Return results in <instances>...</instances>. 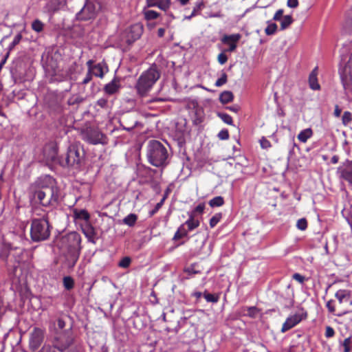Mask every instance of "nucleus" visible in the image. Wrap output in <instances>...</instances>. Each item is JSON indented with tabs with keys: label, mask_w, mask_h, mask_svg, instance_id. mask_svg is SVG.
<instances>
[{
	"label": "nucleus",
	"mask_w": 352,
	"mask_h": 352,
	"mask_svg": "<svg viewBox=\"0 0 352 352\" xmlns=\"http://www.w3.org/2000/svg\"><path fill=\"white\" fill-rule=\"evenodd\" d=\"M160 77V72L156 65H152L142 73L135 85L138 95L141 97L147 96Z\"/></svg>",
	"instance_id": "nucleus-4"
},
{
	"label": "nucleus",
	"mask_w": 352,
	"mask_h": 352,
	"mask_svg": "<svg viewBox=\"0 0 352 352\" xmlns=\"http://www.w3.org/2000/svg\"><path fill=\"white\" fill-rule=\"evenodd\" d=\"M222 215L221 213L215 214L210 219V226L211 228H214L221 220Z\"/></svg>",
	"instance_id": "nucleus-39"
},
{
	"label": "nucleus",
	"mask_w": 352,
	"mask_h": 352,
	"mask_svg": "<svg viewBox=\"0 0 352 352\" xmlns=\"http://www.w3.org/2000/svg\"><path fill=\"white\" fill-rule=\"evenodd\" d=\"M205 209V205L204 204H199L198 206H197L195 209L193 210L191 214H193V217L195 214H202L204 210Z\"/></svg>",
	"instance_id": "nucleus-47"
},
{
	"label": "nucleus",
	"mask_w": 352,
	"mask_h": 352,
	"mask_svg": "<svg viewBox=\"0 0 352 352\" xmlns=\"http://www.w3.org/2000/svg\"><path fill=\"white\" fill-rule=\"evenodd\" d=\"M228 109L231 111H233V112H235V113H237L240 108L238 105H233V106H231V107H228Z\"/></svg>",
	"instance_id": "nucleus-62"
},
{
	"label": "nucleus",
	"mask_w": 352,
	"mask_h": 352,
	"mask_svg": "<svg viewBox=\"0 0 352 352\" xmlns=\"http://www.w3.org/2000/svg\"><path fill=\"white\" fill-rule=\"evenodd\" d=\"M341 112H342L341 109L338 107V105H336L335 109H334V116L336 117H340Z\"/></svg>",
	"instance_id": "nucleus-61"
},
{
	"label": "nucleus",
	"mask_w": 352,
	"mask_h": 352,
	"mask_svg": "<svg viewBox=\"0 0 352 352\" xmlns=\"http://www.w3.org/2000/svg\"><path fill=\"white\" fill-rule=\"evenodd\" d=\"M51 232V226L46 217L34 218L31 221L30 237L34 242L47 240Z\"/></svg>",
	"instance_id": "nucleus-7"
},
{
	"label": "nucleus",
	"mask_w": 352,
	"mask_h": 352,
	"mask_svg": "<svg viewBox=\"0 0 352 352\" xmlns=\"http://www.w3.org/2000/svg\"><path fill=\"white\" fill-rule=\"evenodd\" d=\"M204 297L206 300L207 302L216 303L219 301V297L218 295H214L212 294H209L207 292H204Z\"/></svg>",
	"instance_id": "nucleus-34"
},
{
	"label": "nucleus",
	"mask_w": 352,
	"mask_h": 352,
	"mask_svg": "<svg viewBox=\"0 0 352 352\" xmlns=\"http://www.w3.org/2000/svg\"><path fill=\"white\" fill-rule=\"evenodd\" d=\"M21 39H22V35L20 33L17 34L14 36L12 42L10 44L9 50H12L16 45H18L20 43Z\"/></svg>",
	"instance_id": "nucleus-44"
},
{
	"label": "nucleus",
	"mask_w": 352,
	"mask_h": 352,
	"mask_svg": "<svg viewBox=\"0 0 352 352\" xmlns=\"http://www.w3.org/2000/svg\"><path fill=\"white\" fill-rule=\"evenodd\" d=\"M170 6V0H162L158 2L157 6L160 9L162 10H167Z\"/></svg>",
	"instance_id": "nucleus-42"
},
{
	"label": "nucleus",
	"mask_w": 352,
	"mask_h": 352,
	"mask_svg": "<svg viewBox=\"0 0 352 352\" xmlns=\"http://www.w3.org/2000/svg\"><path fill=\"white\" fill-rule=\"evenodd\" d=\"M336 298L338 299L340 304L344 302H349L351 303L350 299V292L346 289H339L335 294Z\"/></svg>",
	"instance_id": "nucleus-19"
},
{
	"label": "nucleus",
	"mask_w": 352,
	"mask_h": 352,
	"mask_svg": "<svg viewBox=\"0 0 352 352\" xmlns=\"http://www.w3.org/2000/svg\"><path fill=\"white\" fill-rule=\"evenodd\" d=\"M340 74L342 81H344V78H346L348 74L352 76V54L344 67L343 72H340Z\"/></svg>",
	"instance_id": "nucleus-22"
},
{
	"label": "nucleus",
	"mask_w": 352,
	"mask_h": 352,
	"mask_svg": "<svg viewBox=\"0 0 352 352\" xmlns=\"http://www.w3.org/2000/svg\"><path fill=\"white\" fill-rule=\"evenodd\" d=\"M96 104L101 108H106L107 106V100L104 98H100L97 100Z\"/></svg>",
	"instance_id": "nucleus-54"
},
{
	"label": "nucleus",
	"mask_w": 352,
	"mask_h": 352,
	"mask_svg": "<svg viewBox=\"0 0 352 352\" xmlns=\"http://www.w3.org/2000/svg\"><path fill=\"white\" fill-rule=\"evenodd\" d=\"M102 138V133L98 131H90L87 133V140L92 144L103 143Z\"/></svg>",
	"instance_id": "nucleus-16"
},
{
	"label": "nucleus",
	"mask_w": 352,
	"mask_h": 352,
	"mask_svg": "<svg viewBox=\"0 0 352 352\" xmlns=\"http://www.w3.org/2000/svg\"><path fill=\"white\" fill-rule=\"evenodd\" d=\"M192 296L198 299L202 296V293L200 292H195L192 294Z\"/></svg>",
	"instance_id": "nucleus-64"
},
{
	"label": "nucleus",
	"mask_w": 352,
	"mask_h": 352,
	"mask_svg": "<svg viewBox=\"0 0 352 352\" xmlns=\"http://www.w3.org/2000/svg\"><path fill=\"white\" fill-rule=\"evenodd\" d=\"M218 116L226 124L232 125L233 121L232 117L226 113H219Z\"/></svg>",
	"instance_id": "nucleus-36"
},
{
	"label": "nucleus",
	"mask_w": 352,
	"mask_h": 352,
	"mask_svg": "<svg viewBox=\"0 0 352 352\" xmlns=\"http://www.w3.org/2000/svg\"><path fill=\"white\" fill-rule=\"evenodd\" d=\"M296 227L300 230H305L307 228V221L306 219L302 218L298 220Z\"/></svg>",
	"instance_id": "nucleus-43"
},
{
	"label": "nucleus",
	"mask_w": 352,
	"mask_h": 352,
	"mask_svg": "<svg viewBox=\"0 0 352 352\" xmlns=\"http://www.w3.org/2000/svg\"><path fill=\"white\" fill-rule=\"evenodd\" d=\"M166 199V196L165 195L163 197L161 201L155 205V208L152 211H151V215H153L160 210V208H161Z\"/></svg>",
	"instance_id": "nucleus-46"
},
{
	"label": "nucleus",
	"mask_w": 352,
	"mask_h": 352,
	"mask_svg": "<svg viewBox=\"0 0 352 352\" xmlns=\"http://www.w3.org/2000/svg\"><path fill=\"white\" fill-rule=\"evenodd\" d=\"M343 347V352H351L352 350V339L351 337L344 339L341 344Z\"/></svg>",
	"instance_id": "nucleus-32"
},
{
	"label": "nucleus",
	"mask_w": 352,
	"mask_h": 352,
	"mask_svg": "<svg viewBox=\"0 0 352 352\" xmlns=\"http://www.w3.org/2000/svg\"><path fill=\"white\" fill-rule=\"evenodd\" d=\"M10 249L7 246H4L0 250V259L6 261L9 256Z\"/></svg>",
	"instance_id": "nucleus-40"
},
{
	"label": "nucleus",
	"mask_w": 352,
	"mask_h": 352,
	"mask_svg": "<svg viewBox=\"0 0 352 352\" xmlns=\"http://www.w3.org/2000/svg\"><path fill=\"white\" fill-rule=\"evenodd\" d=\"M165 34V29L164 28H159L157 30V35L159 37H163Z\"/></svg>",
	"instance_id": "nucleus-63"
},
{
	"label": "nucleus",
	"mask_w": 352,
	"mask_h": 352,
	"mask_svg": "<svg viewBox=\"0 0 352 352\" xmlns=\"http://www.w3.org/2000/svg\"><path fill=\"white\" fill-rule=\"evenodd\" d=\"M138 220V216L135 214L131 213L126 216L122 222L124 224L129 226V227H133Z\"/></svg>",
	"instance_id": "nucleus-25"
},
{
	"label": "nucleus",
	"mask_w": 352,
	"mask_h": 352,
	"mask_svg": "<svg viewBox=\"0 0 352 352\" xmlns=\"http://www.w3.org/2000/svg\"><path fill=\"white\" fill-rule=\"evenodd\" d=\"M352 120V115L349 111H344L342 115V122L344 124H348Z\"/></svg>",
	"instance_id": "nucleus-45"
},
{
	"label": "nucleus",
	"mask_w": 352,
	"mask_h": 352,
	"mask_svg": "<svg viewBox=\"0 0 352 352\" xmlns=\"http://www.w3.org/2000/svg\"><path fill=\"white\" fill-rule=\"evenodd\" d=\"M32 29L37 33H40L43 30L44 24L38 19H35L32 23Z\"/></svg>",
	"instance_id": "nucleus-30"
},
{
	"label": "nucleus",
	"mask_w": 352,
	"mask_h": 352,
	"mask_svg": "<svg viewBox=\"0 0 352 352\" xmlns=\"http://www.w3.org/2000/svg\"><path fill=\"white\" fill-rule=\"evenodd\" d=\"M184 224L188 226L187 230L189 232L197 228L199 226V221L195 219L193 214H190L189 219L184 223Z\"/></svg>",
	"instance_id": "nucleus-24"
},
{
	"label": "nucleus",
	"mask_w": 352,
	"mask_h": 352,
	"mask_svg": "<svg viewBox=\"0 0 352 352\" xmlns=\"http://www.w3.org/2000/svg\"><path fill=\"white\" fill-rule=\"evenodd\" d=\"M244 310L247 311V313H245V315L251 318H256L260 311L256 307L254 306L245 307Z\"/></svg>",
	"instance_id": "nucleus-29"
},
{
	"label": "nucleus",
	"mask_w": 352,
	"mask_h": 352,
	"mask_svg": "<svg viewBox=\"0 0 352 352\" xmlns=\"http://www.w3.org/2000/svg\"><path fill=\"white\" fill-rule=\"evenodd\" d=\"M144 31L143 25L140 23H135L131 25L125 30L124 36L126 43L128 45L133 43L139 39Z\"/></svg>",
	"instance_id": "nucleus-10"
},
{
	"label": "nucleus",
	"mask_w": 352,
	"mask_h": 352,
	"mask_svg": "<svg viewBox=\"0 0 352 352\" xmlns=\"http://www.w3.org/2000/svg\"><path fill=\"white\" fill-rule=\"evenodd\" d=\"M146 157L148 162L156 167H164L168 164V151L158 140H153L148 142L146 147Z\"/></svg>",
	"instance_id": "nucleus-5"
},
{
	"label": "nucleus",
	"mask_w": 352,
	"mask_h": 352,
	"mask_svg": "<svg viewBox=\"0 0 352 352\" xmlns=\"http://www.w3.org/2000/svg\"><path fill=\"white\" fill-rule=\"evenodd\" d=\"M100 8V3L96 0H87L82 8L76 14V18L80 21L94 19Z\"/></svg>",
	"instance_id": "nucleus-8"
},
{
	"label": "nucleus",
	"mask_w": 352,
	"mask_h": 352,
	"mask_svg": "<svg viewBox=\"0 0 352 352\" xmlns=\"http://www.w3.org/2000/svg\"><path fill=\"white\" fill-rule=\"evenodd\" d=\"M241 37L239 34L224 35L221 38L222 43L229 44V48L226 51L230 52H234L236 48V43L240 40Z\"/></svg>",
	"instance_id": "nucleus-13"
},
{
	"label": "nucleus",
	"mask_w": 352,
	"mask_h": 352,
	"mask_svg": "<svg viewBox=\"0 0 352 352\" xmlns=\"http://www.w3.org/2000/svg\"><path fill=\"white\" fill-rule=\"evenodd\" d=\"M43 160L47 164H58L60 157H58V148L55 144H47L43 148Z\"/></svg>",
	"instance_id": "nucleus-12"
},
{
	"label": "nucleus",
	"mask_w": 352,
	"mask_h": 352,
	"mask_svg": "<svg viewBox=\"0 0 352 352\" xmlns=\"http://www.w3.org/2000/svg\"><path fill=\"white\" fill-rule=\"evenodd\" d=\"M261 146L264 149H267L271 147L270 142L265 138H262L260 140Z\"/></svg>",
	"instance_id": "nucleus-50"
},
{
	"label": "nucleus",
	"mask_w": 352,
	"mask_h": 352,
	"mask_svg": "<svg viewBox=\"0 0 352 352\" xmlns=\"http://www.w3.org/2000/svg\"><path fill=\"white\" fill-rule=\"evenodd\" d=\"M74 217L76 219L88 221L90 218L89 214L85 210H80L74 211Z\"/></svg>",
	"instance_id": "nucleus-26"
},
{
	"label": "nucleus",
	"mask_w": 352,
	"mask_h": 352,
	"mask_svg": "<svg viewBox=\"0 0 352 352\" xmlns=\"http://www.w3.org/2000/svg\"><path fill=\"white\" fill-rule=\"evenodd\" d=\"M48 343L43 345L38 352H76L72 347L76 336L72 324H67L63 318H58L50 329Z\"/></svg>",
	"instance_id": "nucleus-1"
},
{
	"label": "nucleus",
	"mask_w": 352,
	"mask_h": 352,
	"mask_svg": "<svg viewBox=\"0 0 352 352\" xmlns=\"http://www.w3.org/2000/svg\"><path fill=\"white\" fill-rule=\"evenodd\" d=\"M185 226L186 225L183 223L178 228L173 238V240L177 241L187 236L188 230Z\"/></svg>",
	"instance_id": "nucleus-20"
},
{
	"label": "nucleus",
	"mask_w": 352,
	"mask_h": 352,
	"mask_svg": "<svg viewBox=\"0 0 352 352\" xmlns=\"http://www.w3.org/2000/svg\"><path fill=\"white\" fill-rule=\"evenodd\" d=\"M94 61L93 60H89L87 62V66L88 67V72H91V71L93 69V68L94 67Z\"/></svg>",
	"instance_id": "nucleus-60"
},
{
	"label": "nucleus",
	"mask_w": 352,
	"mask_h": 352,
	"mask_svg": "<svg viewBox=\"0 0 352 352\" xmlns=\"http://www.w3.org/2000/svg\"><path fill=\"white\" fill-rule=\"evenodd\" d=\"M283 12H283V9L278 10L273 16V20L276 21H280L284 16Z\"/></svg>",
	"instance_id": "nucleus-52"
},
{
	"label": "nucleus",
	"mask_w": 352,
	"mask_h": 352,
	"mask_svg": "<svg viewBox=\"0 0 352 352\" xmlns=\"http://www.w3.org/2000/svg\"><path fill=\"white\" fill-rule=\"evenodd\" d=\"M92 74L90 72H87L85 77L84 78V79L82 80V85H87V83H89L91 79H92Z\"/></svg>",
	"instance_id": "nucleus-56"
},
{
	"label": "nucleus",
	"mask_w": 352,
	"mask_h": 352,
	"mask_svg": "<svg viewBox=\"0 0 352 352\" xmlns=\"http://www.w3.org/2000/svg\"><path fill=\"white\" fill-rule=\"evenodd\" d=\"M293 278L300 283H303L305 280V278L298 273L294 274Z\"/></svg>",
	"instance_id": "nucleus-55"
},
{
	"label": "nucleus",
	"mask_w": 352,
	"mask_h": 352,
	"mask_svg": "<svg viewBox=\"0 0 352 352\" xmlns=\"http://www.w3.org/2000/svg\"><path fill=\"white\" fill-rule=\"evenodd\" d=\"M280 21V29L284 30L289 28V26L292 23L293 19L290 15H285L283 17Z\"/></svg>",
	"instance_id": "nucleus-28"
},
{
	"label": "nucleus",
	"mask_w": 352,
	"mask_h": 352,
	"mask_svg": "<svg viewBox=\"0 0 352 352\" xmlns=\"http://www.w3.org/2000/svg\"><path fill=\"white\" fill-rule=\"evenodd\" d=\"M298 6V0H287V6L292 8H295Z\"/></svg>",
	"instance_id": "nucleus-58"
},
{
	"label": "nucleus",
	"mask_w": 352,
	"mask_h": 352,
	"mask_svg": "<svg viewBox=\"0 0 352 352\" xmlns=\"http://www.w3.org/2000/svg\"><path fill=\"white\" fill-rule=\"evenodd\" d=\"M158 0H146V5L148 7L157 6Z\"/></svg>",
	"instance_id": "nucleus-59"
},
{
	"label": "nucleus",
	"mask_w": 352,
	"mask_h": 352,
	"mask_svg": "<svg viewBox=\"0 0 352 352\" xmlns=\"http://www.w3.org/2000/svg\"><path fill=\"white\" fill-rule=\"evenodd\" d=\"M342 177L352 184V161L349 162L341 170Z\"/></svg>",
	"instance_id": "nucleus-18"
},
{
	"label": "nucleus",
	"mask_w": 352,
	"mask_h": 352,
	"mask_svg": "<svg viewBox=\"0 0 352 352\" xmlns=\"http://www.w3.org/2000/svg\"><path fill=\"white\" fill-rule=\"evenodd\" d=\"M218 138L220 140H228L229 138V133L227 129H223L218 133Z\"/></svg>",
	"instance_id": "nucleus-48"
},
{
	"label": "nucleus",
	"mask_w": 352,
	"mask_h": 352,
	"mask_svg": "<svg viewBox=\"0 0 352 352\" xmlns=\"http://www.w3.org/2000/svg\"><path fill=\"white\" fill-rule=\"evenodd\" d=\"M227 74L225 72H222L221 77L215 82V86L221 87L227 82Z\"/></svg>",
	"instance_id": "nucleus-41"
},
{
	"label": "nucleus",
	"mask_w": 352,
	"mask_h": 352,
	"mask_svg": "<svg viewBox=\"0 0 352 352\" xmlns=\"http://www.w3.org/2000/svg\"><path fill=\"white\" fill-rule=\"evenodd\" d=\"M234 96L230 91H224L219 96V100L222 104H227L233 100Z\"/></svg>",
	"instance_id": "nucleus-23"
},
{
	"label": "nucleus",
	"mask_w": 352,
	"mask_h": 352,
	"mask_svg": "<svg viewBox=\"0 0 352 352\" xmlns=\"http://www.w3.org/2000/svg\"><path fill=\"white\" fill-rule=\"evenodd\" d=\"M120 88V80L114 78L110 82L107 83L104 87V91L109 95H113L117 93Z\"/></svg>",
	"instance_id": "nucleus-15"
},
{
	"label": "nucleus",
	"mask_w": 352,
	"mask_h": 352,
	"mask_svg": "<svg viewBox=\"0 0 352 352\" xmlns=\"http://www.w3.org/2000/svg\"><path fill=\"white\" fill-rule=\"evenodd\" d=\"M334 335H335L334 329L331 327H330V326L326 327V329H325V337L327 338H330L333 337Z\"/></svg>",
	"instance_id": "nucleus-51"
},
{
	"label": "nucleus",
	"mask_w": 352,
	"mask_h": 352,
	"mask_svg": "<svg viewBox=\"0 0 352 352\" xmlns=\"http://www.w3.org/2000/svg\"><path fill=\"white\" fill-rule=\"evenodd\" d=\"M59 3V0H52L50 4V10L52 12H55L57 11L59 8L58 7V4Z\"/></svg>",
	"instance_id": "nucleus-49"
},
{
	"label": "nucleus",
	"mask_w": 352,
	"mask_h": 352,
	"mask_svg": "<svg viewBox=\"0 0 352 352\" xmlns=\"http://www.w3.org/2000/svg\"><path fill=\"white\" fill-rule=\"evenodd\" d=\"M317 70L318 67H315L313 71L311 72L309 76V87L313 90H318L320 89V85L318 82L317 78Z\"/></svg>",
	"instance_id": "nucleus-17"
},
{
	"label": "nucleus",
	"mask_w": 352,
	"mask_h": 352,
	"mask_svg": "<svg viewBox=\"0 0 352 352\" xmlns=\"http://www.w3.org/2000/svg\"><path fill=\"white\" fill-rule=\"evenodd\" d=\"M63 286L67 290H71L74 287V279L71 276H65L63 278Z\"/></svg>",
	"instance_id": "nucleus-31"
},
{
	"label": "nucleus",
	"mask_w": 352,
	"mask_h": 352,
	"mask_svg": "<svg viewBox=\"0 0 352 352\" xmlns=\"http://www.w3.org/2000/svg\"><path fill=\"white\" fill-rule=\"evenodd\" d=\"M131 263V258L129 256L123 257L118 263V266L122 268H127Z\"/></svg>",
	"instance_id": "nucleus-37"
},
{
	"label": "nucleus",
	"mask_w": 352,
	"mask_h": 352,
	"mask_svg": "<svg viewBox=\"0 0 352 352\" xmlns=\"http://www.w3.org/2000/svg\"><path fill=\"white\" fill-rule=\"evenodd\" d=\"M45 333V329L37 327L33 328L29 336L28 346L30 350L34 352L41 346L44 341Z\"/></svg>",
	"instance_id": "nucleus-9"
},
{
	"label": "nucleus",
	"mask_w": 352,
	"mask_h": 352,
	"mask_svg": "<svg viewBox=\"0 0 352 352\" xmlns=\"http://www.w3.org/2000/svg\"><path fill=\"white\" fill-rule=\"evenodd\" d=\"M85 152L76 144L70 145L65 155L60 156L59 164L63 167H71L78 169L83 164Z\"/></svg>",
	"instance_id": "nucleus-6"
},
{
	"label": "nucleus",
	"mask_w": 352,
	"mask_h": 352,
	"mask_svg": "<svg viewBox=\"0 0 352 352\" xmlns=\"http://www.w3.org/2000/svg\"><path fill=\"white\" fill-rule=\"evenodd\" d=\"M313 135L312 130L310 128L301 131L297 138L301 142L305 143Z\"/></svg>",
	"instance_id": "nucleus-21"
},
{
	"label": "nucleus",
	"mask_w": 352,
	"mask_h": 352,
	"mask_svg": "<svg viewBox=\"0 0 352 352\" xmlns=\"http://www.w3.org/2000/svg\"><path fill=\"white\" fill-rule=\"evenodd\" d=\"M267 23L268 25L265 30V32L267 35H272L276 32L278 26L274 23H270V21Z\"/></svg>",
	"instance_id": "nucleus-33"
},
{
	"label": "nucleus",
	"mask_w": 352,
	"mask_h": 352,
	"mask_svg": "<svg viewBox=\"0 0 352 352\" xmlns=\"http://www.w3.org/2000/svg\"><path fill=\"white\" fill-rule=\"evenodd\" d=\"M203 6H204V4L202 2L197 3L196 4V6H195V8H193V10H192L191 14L188 16H186V19L189 20L192 16L197 15L200 12V10L202 9Z\"/></svg>",
	"instance_id": "nucleus-38"
},
{
	"label": "nucleus",
	"mask_w": 352,
	"mask_h": 352,
	"mask_svg": "<svg viewBox=\"0 0 352 352\" xmlns=\"http://www.w3.org/2000/svg\"><path fill=\"white\" fill-rule=\"evenodd\" d=\"M333 302H334L333 300H329L326 305L327 308L328 309L329 311L331 313H333L335 311V307L333 305Z\"/></svg>",
	"instance_id": "nucleus-57"
},
{
	"label": "nucleus",
	"mask_w": 352,
	"mask_h": 352,
	"mask_svg": "<svg viewBox=\"0 0 352 352\" xmlns=\"http://www.w3.org/2000/svg\"><path fill=\"white\" fill-rule=\"evenodd\" d=\"M208 204L212 208L220 207L224 204V199L221 196H217L210 199Z\"/></svg>",
	"instance_id": "nucleus-27"
},
{
	"label": "nucleus",
	"mask_w": 352,
	"mask_h": 352,
	"mask_svg": "<svg viewBox=\"0 0 352 352\" xmlns=\"http://www.w3.org/2000/svg\"><path fill=\"white\" fill-rule=\"evenodd\" d=\"M145 18L147 20H153L158 18L160 14L154 10H147L144 12Z\"/></svg>",
	"instance_id": "nucleus-35"
},
{
	"label": "nucleus",
	"mask_w": 352,
	"mask_h": 352,
	"mask_svg": "<svg viewBox=\"0 0 352 352\" xmlns=\"http://www.w3.org/2000/svg\"><path fill=\"white\" fill-rule=\"evenodd\" d=\"M307 318V313L302 309L300 312L289 316L283 324L281 332L285 333L292 329Z\"/></svg>",
	"instance_id": "nucleus-11"
},
{
	"label": "nucleus",
	"mask_w": 352,
	"mask_h": 352,
	"mask_svg": "<svg viewBox=\"0 0 352 352\" xmlns=\"http://www.w3.org/2000/svg\"><path fill=\"white\" fill-rule=\"evenodd\" d=\"M109 69L107 65L104 62L98 63L94 65L91 73L93 76L102 78L104 74L108 72Z\"/></svg>",
	"instance_id": "nucleus-14"
},
{
	"label": "nucleus",
	"mask_w": 352,
	"mask_h": 352,
	"mask_svg": "<svg viewBox=\"0 0 352 352\" xmlns=\"http://www.w3.org/2000/svg\"><path fill=\"white\" fill-rule=\"evenodd\" d=\"M217 59L221 65H223L227 62L228 56L223 52H222L218 55Z\"/></svg>",
	"instance_id": "nucleus-53"
},
{
	"label": "nucleus",
	"mask_w": 352,
	"mask_h": 352,
	"mask_svg": "<svg viewBox=\"0 0 352 352\" xmlns=\"http://www.w3.org/2000/svg\"><path fill=\"white\" fill-rule=\"evenodd\" d=\"M81 236L76 232H72L61 236L58 246L65 258L68 267H73L78 260L81 246Z\"/></svg>",
	"instance_id": "nucleus-3"
},
{
	"label": "nucleus",
	"mask_w": 352,
	"mask_h": 352,
	"mask_svg": "<svg viewBox=\"0 0 352 352\" xmlns=\"http://www.w3.org/2000/svg\"><path fill=\"white\" fill-rule=\"evenodd\" d=\"M29 191L32 200L44 207L58 204L60 190L55 179L49 175L38 177L30 184Z\"/></svg>",
	"instance_id": "nucleus-2"
}]
</instances>
